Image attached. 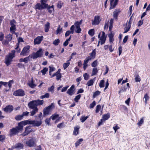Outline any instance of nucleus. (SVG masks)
Instances as JSON below:
<instances>
[{
  "mask_svg": "<svg viewBox=\"0 0 150 150\" xmlns=\"http://www.w3.org/2000/svg\"><path fill=\"white\" fill-rule=\"evenodd\" d=\"M24 126H25V125L23 121H22L18 123L17 126L10 129L9 136L11 137L17 134L19 132H22Z\"/></svg>",
  "mask_w": 150,
  "mask_h": 150,
  "instance_id": "nucleus-1",
  "label": "nucleus"
},
{
  "mask_svg": "<svg viewBox=\"0 0 150 150\" xmlns=\"http://www.w3.org/2000/svg\"><path fill=\"white\" fill-rule=\"evenodd\" d=\"M15 52L16 51L15 50H12L11 52L9 53L8 55L6 56L5 63L7 66H8L11 64L13 59L15 57Z\"/></svg>",
  "mask_w": 150,
  "mask_h": 150,
  "instance_id": "nucleus-2",
  "label": "nucleus"
},
{
  "mask_svg": "<svg viewBox=\"0 0 150 150\" xmlns=\"http://www.w3.org/2000/svg\"><path fill=\"white\" fill-rule=\"evenodd\" d=\"M25 125L27 124H29L33 125V127H39L42 124V120H40L39 121L33 120H24L23 121Z\"/></svg>",
  "mask_w": 150,
  "mask_h": 150,
  "instance_id": "nucleus-3",
  "label": "nucleus"
},
{
  "mask_svg": "<svg viewBox=\"0 0 150 150\" xmlns=\"http://www.w3.org/2000/svg\"><path fill=\"white\" fill-rule=\"evenodd\" d=\"M25 143L26 145L28 147L35 146L36 145V139L34 137L30 138L29 139L26 140Z\"/></svg>",
  "mask_w": 150,
  "mask_h": 150,
  "instance_id": "nucleus-4",
  "label": "nucleus"
},
{
  "mask_svg": "<svg viewBox=\"0 0 150 150\" xmlns=\"http://www.w3.org/2000/svg\"><path fill=\"white\" fill-rule=\"evenodd\" d=\"M54 108V106L53 103H52L51 105L44 108L43 110V116L45 117L49 115L50 112Z\"/></svg>",
  "mask_w": 150,
  "mask_h": 150,
  "instance_id": "nucleus-5",
  "label": "nucleus"
},
{
  "mask_svg": "<svg viewBox=\"0 0 150 150\" xmlns=\"http://www.w3.org/2000/svg\"><path fill=\"white\" fill-rule=\"evenodd\" d=\"M48 6V4H47L37 3L35 6V9L39 10L45 9Z\"/></svg>",
  "mask_w": 150,
  "mask_h": 150,
  "instance_id": "nucleus-6",
  "label": "nucleus"
},
{
  "mask_svg": "<svg viewBox=\"0 0 150 150\" xmlns=\"http://www.w3.org/2000/svg\"><path fill=\"white\" fill-rule=\"evenodd\" d=\"M30 46L29 45H27L25 46L21 52L20 53V55L25 56L28 55L29 52Z\"/></svg>",
  "mask_w": 150,
  "mask_h": 150,
  "instance_id": "nucleus-7",
  "label": "nucleus"
},
{
  "mask_svg": "<svg viewBox=\"0 0 150 150\" xmlns=\"http://www.w3.org/2000/svg\"><path fill=\"white\" fill-rule=\"evenodd\" d=\"M43 55L42 49L40 48L33 54V58L35 59L38 57H42Z\"/></svg>",
  "mask_w": 150,
  "mask_h": 150,
  "instance_id": "nucleus-8",
  "label": "nucleus"
},
{
  "mask_svg": "<svg viewBox=\"0 0 150 150\" xmlns=\"http://www.w3.org/2000/svg\"><path fill=\"white\" fill-rule=\"evenodd\" d=\"M14 96H23L25 95L24 91L22 89H19L15 91L13 93Z\"/></svg>",
  "mask_w": 150,
  "mask_h": 150,
  "instance_id": "nucleus-9",
  "label": "nucleus"
},
{
  "mask_svg": "<svg viewBox=\"0 0 150 150\" xmlns=\"http://www.w3.org/2000/svg\"><path fill=\"white\" fill-rule=\"evenodd\" d=\"M32 131V129L30 126H28L26 127L24 132L21 134L23 137H25L27 135Z\"/></svg>",
  "mask_w": 150,
  "mask_h": 150,
  "instance_id": "nucleus-10",
  "label": "nucleus"
},
{
  "mask_svg": "<svg viewBox=\"0 0 150 150\" xmlns=\"http://www.w3.org/2000/svg\"><path fill=\"white\" fill-rule=\"evenodd\" d=\"M34 100L30 101L28 104L29 108L31 109L38 108Z\"/></svg>",
  "mask_w": 150,
  "mask_h": 150,
  "instance_id": "nucleus-11",
  "label": "nucleus"
},
{
  "mask_svg": "<svg viewBox=\"0 0 150 150\" xmlns=\"http://www.w3.org/2000/svg\"><path fill=\"white\" fill-rule=\"evenodd\" d=\"M13 107L12 105H8L6 106V107L4 108L3 110H4L5 112H11L13 111Z\"/></svg>",
  "mask_w": 150,
  "mask_h": 150,
  "instance_id": "nucleus-12",
  "label": "nucleus"
},
{
  "mask_svg": "<svg viewBox=\"0 0 150 150\" xmlns=\"http://www.w3.org/2000/svg\"><path fill=\"white\" fill-rule=\"evenodd\" d=\"M43 38V36H38L34 40V43L35 45L39 44L41 42Z\"/></svg>",
  "mask_w": 150,
  "mask_h": 150,
  "instance_id": "nucleus-13",
  "label": "nucleus"
},
{
  "mask_svg": "<svg viewBox=\"0 0 150 150\" xmlns=\"http://www.w3.org/2000/svg\"><path fill=\"white\" fill-rule=\"evenodd\" d=\"M35 81L33 80V78H32L31 80L28 81V85L30 88H34L37 86L36 84L34 83Z\"/></svg>",
  "mask_w": 150,
  "mask_h": 150,
  "instance_id": "nucleus-14",
  "label": "nucleus"
},
{
  "mask_svg": "<svg viewBox=\"0 0 150 150\" xmlns=\"http://www.w3.org/2000/svg\"><path fill=\"white\" fill-rule=\"evenodd\" d=\"M99 16H95L94 21H93L92 23V25H98L100 23V21H99Z\"/></svg>",
  "mask_w": 150,
  "mask_h": 150,
  "instance_id": "nucleus-15",
  "label": "nucleus"
},
{
  "mask_svg": "<svg viewBox=\"0 0 150 150\" xmlns=\"http://www.w3.org/2000/svg\"><path fill=\"white\" fill-rule=\"evenodd\" d=\"M24 145L23 144L20 143H16L14 146H12V148L14 149H23V148Z\"/></svg>",
  "mask_w": 150,
  "mask_h": 150,
  "instance_id": "nucleus-16",
  "label": "nucleus"
},
{
  "mask_svg": "<svg viewBox=\"0 0 150 150\" xmlns=\"http://www.w3.org/2000/svg\"><path fill=\"white\" fill-rule=\"evenodd\" d=\"M102 36L100 38V44L102 45L105 42L106 40V37H105V33L104 31L102 32Z\"/></svg>",
  "mask_w": 150,
  "mask_h": 150,
  "instance_id": "nucleus-17",
  "label": "nucleus"
},
{
  "mask_svg": "<svg viewBox=\"0 0 150 150\" xmlns=\"http://www.w3.org/2000/svg\"><path fill=\"white\" fill-rule=\"evenodd\" d=\"M89 56L88 57L91 59V60L94 59L96 56V50L94 49L93 50L92 52L89 54Z\"/></svg>",
  "mask_w": 150,
  "mask_h": 150,
  "instance_id": "nucleus-18",
  "label": "nucleus"
},
{
  "mask_svg": "<svg viewBox=\"0 0 150 150\" xmlns=\"http://www.w3.org/2000/svg\"><path fill=\"white\" fill-rule=\"evenodd\" d=\"M74 86L72 85L71 87L68 89L67 93L70 96H72L73 94L74 91Z\"/></svg>",
  "mask_w": 150,
  "mask_h": 150,
  "instance_id": "nucleus-19",
  "label": "nucleus"
},
{
  "mask_svg": "<svg viewBox=\"0 0 150 150\" xmlns=\"http://www.w3.org/2000/svg\"><path fill=\"white\" fill-rule=\"evenodd\" d=\"M56 76V79L57 81L59 80L62 77L61 74H59L58 73H55L51 76V78H52L54 76Z\"/></svg>",
  "mask_w": 150,
  "mask_h": 150,
  "instance_id": "nucleus-20",
  "label": "nucleus"
},
{
  "mask_svg": "<svg viewBox=\"0 0 150 150\" xmlns=\"http://www.w3.org/2000/svg\"><path fill=\"white\" fill-rule=\"evenodd\" d=\"M120 12L119 10H116L113 12V17L115 19H117L119 14Z\"/></svg>",
  "mask_w": 150,
  "mask_h": 150,
  "instance_id": "nucleus-21",
  "label": "nucleus"
},
{
  "mask_svg": "<svg viewBox=\"0 0 150 150\" xmlns=\"http://www.w3.org/2000/svg\"><path fill=\"white\" fill-rule=\"evenodd\" d=\"M50 28V23L49 22H47L45 25L44 28L45 31V32H48Z\"/></svg>",
  "mask_w": 150,
  "mask_h": 150,
  "instance_id": "nucleus-22",
  "label": "nucleus"
},
{
  "mask_svg": "<svg viewBox=\"0 0 150 150\" xmlns=\"http://www.w3.org/2000/svg\"><path fill=\"white\" fill-rule=\"evenodd\" d=\"M96 77L94 78L93 79H91L88 81L87 83L88 86H91L93 85L94 81H95Z\"/></svg>",
  "mask_w": 150,
  "mask_h": 150,
  "instance_id": "nucleus-23",
  "label": "nucleus"
},
{
  "mask_svg": "<svg viewBox=\"0 0 150 150\" xmlns=\"http://www.w3.org/2000/svg\"><path fill=\"white\" fill-rule=\"evenodd\" d=\"M29 60V56L26 57L24 59L21 58L19 59V62H24L25 63H27L28 62V61Z\"/></svg>",
  "mask_w": 150,
  "mask_h": 150,
  "instance_id": "nucleus-24",
  "label": "nucleus"
},
{
  "mask_svg": "<svg viewBox=\"0 0 150 150\" xmlns=\"http://www.w3.org/2000/svg\"><path fill=\"white\" fill-rule=\"evenodd\" d=\"M110 114L109 113H108L106 114H104L103 115L102 119L105 121V120H108L110 117Z\"/></svg>",
  "mask_w": 150,
  "mask_h": 150,
  "instance_id": "nucleus-25",
  "label": "nucleus"
},
{
  "mask_svg": "<svg viewBox=\"0 0 150 150\" xmlns=\"http://www.w3.org/2000/svg\"><path fill=\"white\" fill-rule=\"evenodd\" d=\"M34 101L36 103L37 106L38 105H42L44 102L43 100H40L38 99V100H34Z\"/></svg>",
  "mask_w": 150,
  "mask_h": 150,
  "instance_id": "nucleus-26",
  "label": "nucleus"
},
{
  "mask_svg": "<svg viewBox=\"0 0 150 150\" xmlns=\"http://www.w3.org/2000/svg\"><path fill=\"white\" fill-rule=\"evenodd\" d=\"M114 35L111 32L108 35V36L109 38V42L110 43L112 42L114 40Z\"/></svg>",
  "mask_w": 150,
  "mask_h": 150,
  "instance_id": "nucleus-27",
  "label": "nucleus"
},
{
  "mask_svg": "<svg viewBox=\"0 0 150 150\" xmlns=\"http://www.w3.org/2000/svg\"><path fill=\"white\" fill-rule=\"evenodd\" d=\"M47 10L48 11V12L50 13H51L52 10H54V6L52 5L51 6H49L48 5V6L46 8Z\"/></svg>",
  "mask_w": 150,
  "mask_h": 150,
  "instance_id": "nucleus-28",
  "label": "nucleus"
},
{
  "mask_svg": "<svg viewBox=\"0 0 150 150\" xmlns=\"http://www.w3.org/2000/svg\"><path fill=\"white\" fill-rule=\"evenodd\" d=\"M83 141V139H79L78 140H77L76 143H75V145L76 147H77L78 146L81 144V142Z\"/></svg>",
  "mask_w": 150,
  "mask_h": 150,
  "instance_id": "nucleus-29",
  "label": "nucleus"
},
{
  "mask_svg": "<svg viewBox=\"0 0 150 150\" xmlns=\"http://www.w3.org/2000/svg\"><path fill=\"white\" fill-rule=\"evenodd\" d=\"M59 116V115L57 114L56 113H54L50 117V118L52 120H54L58 118Z\"/></svg>",
  "mask_w": 150,
  "mask_h": 150,
  "instance_id": "nucleus-30",
  "label": "nucleus"
},
{
  "mask_svg": "<svg viewBox=\"0 0 150 150\" xmlns=\"http://www.w3.org/2000/svg\"><path fill=\"white\" fill-rule=\"evenodd\" d=\"M16 30V26H11L10 28V31L12 33H15V30Z\"/></svg>",
  "mask_w": 150,
  "mask_h": 150,
  "instance_id": "nucleus-31",
  "label": "nucleus"
},
{
  "mask_svg": "<svg viewBox=\"0 0 150 150\" xmlns=\"http://www.w3.org/2000/svg\"><path fill=\"white\" fill-rule=\"evenodd\" d=\"M131 26L130 25H126L125 27L124 28L125 31L123 33H125L127 32L131 28Z\"/></svg>",
  "mask_w": 150,
  "mask_h": 150,
  "instance_id": "nucleus-32",
  "label": "nucleus"
},
{
  "mask_svg": "<svg viewBox=\"0 0 150 150\" xmlns=\"http://www.w3.org/2000/svg\"><path fill=\"white\" fill-rule=\"evenodd\" d=\"M134 76L135 77V79L136 82H140V78L138 74H136L134 75Z\"/></svg>",
  "mask_w": 150,
  "mask_h": 150,
  "instance_id": "nucleus-33",
  "label": "nucleus"
},
{
  "mask_svg": "<svg viewBox=\"0 0 150 150\" xmlns=\"http://www.w3.org/2000/svg\"><path fill=\"white\" fill-rule=\"evenodd\" d=\"M98 72V69L96 68H94L92 70L91 76L96 75Z\"/></svg>",
  "mask_w": 150,
  "mask_h": 150,
  "instance_id": "nucleus-34",
  "label": "nucleus"
},
{
  "mask_svg": "<svg viewBox=\"0 0 150 150\" xmlns=\"http://www.w3.org/2000/svg\"><path fill=\"white\" fill-rule=\"evenodd\" d=\"M23 117L22 115H18L16 116L15 117V119L16 120L19 121L22 120L23 119Z\"/></svg>",
  "mask_w": 150,
  "mask_h": 150,
  "instance_id": "nucleus-35",
  "label": "nucleus"
},
{
  "mask_svg": "<svg viewBox=\"0 0 150 150\" xmlns=\"http://www.w3.org/2000/svg\"><path fill=\"white\" fill-rule=\"evenodd\" d=\"M38 111V108L35 109H33V110L32 111L30 112L31 115H30L31 116H33L35 113L37 112Z\"/></svg>",
  "mask_w": 150,
  "mask_h": 150,
  "instance_id": "nucleus-36",
  "label": "nucleus"
},
{
  "mask_svg": "<svg viewBox=\"0 0 150 150\" xmlns=\"http://www.w3.org/2000/svg\"><path fill=\"white\" fill-rule=\"evenodd\" d=\"M79 127H76L74 128L73 134L75 135H77L78 133Z\"/></svg>",
  "mask_w": 150,
  "mask_h": 150,
  "instance_id": "nucleus-37",
  "label": "nucleus"
},
{
  "mask_svg": "<svg viewBox=\"0 0 150 150\" xmlns=\"http://www.w3.org/2000/svg\"><path fill=\"white\" fill-rule=\"evenodd\" d=\"M89 117V116H87L86 117L84 116H82L81 117L80 120L82 122H84Z\"/></svg>",
  "mask_w": 150,
  "mask_h": 150,
  "instance_id": "nucleus-38",
  "label": "nucleus"
},
{
  "mask_svg": "<svg viewBox=\"0 0 150 150\" xmlns=\"http://www.w3.org/2000/svg\"><path fill=\"white\" fill-rule=\"evenodd\" d=\"M48 71V68L47 67H45L41 70V72L42 73V75H44Z\"/></svg>",
  "mask_w": 150,
  "mask_h": 150,
  "instance_id": "nucleus-39",
  "label": "nucleus"
},
{
  "mask_svg": "<svg viewBox=\"0 0 150 150\" xmlns=\"http://www.w3.org/2000/svg\"><path fill=\"white\" fill-rule=\"evenodd\" d=\"M70 62L69 60H67L66 63H64L63 65V67L64 69H66L69 65Z\"/></svg>",
  "mask_w": 150,
  "mask_h": 150,
  "instance_id": "nucleus-40",
  "label": "nucleus"
},
{
  "mask_svg": "<svg viewBox=\"0 0 150 150\" xmlns=\"http://www.w3.org/2000/svg\"><path fill=\"white\" fill-rule=\"evenodd\" d=\"M60 25H59L56 31V34L57 35L59 34L62 31V28H61Z\"/></svg>",
  "mask_w": 150,
  "mask_h": 150,
  "instance_id": "nucleus-41",
  "label": "nucleus"
},
{
  "mask_svg": "<svg viewBox=\"0 0 150 150\" xmlns=\"http://www.w3.org/2000/svg\"><path fill=\"white\" fill-rule=\"evenodd\" d=\"M105 81L103 80H101L99 83V86L100 88L104 87Z\"/></svg>",
  "mask_w": 150,
  "mask_h": 150,
  "instance_id": "nucleus-42",
  "label": "nucleus"
},
{
  "mask_svg": "<svg viewBox=\"0 0 150 150\" xmlns=\"http://www.w3.org/2000/svg\"><path fill=\"white\" fill-rule=\"evenodd\" d=\"M60 41L59 39L55 40L53 42V44L54 45L57 46L60 43Z\"/></svg>",
  "mask_w": 150,
  "mask_h": 150,
  "instance_id": "nucleus-43",
  "label": "nucleus"
},
{
  "mask_svg": "<svg viewBox=\"0 0 150 150\" xmlns=\"http://www.w3.org/2000/svg\"><path fill=\"white\" fill-rule=\"evenodd\" d=\"M5 37L9 41H10L12 39V35L10 34H8Z\"/></svg>",
  "mask_w": 150,
  "mask_h": 150,
  "instance_id": "nucleus-44",
  "label": "nucleus"
},
{
  "mask_svg": "<svg viewBox=\"0 0 150 150\" xmlns=\"http://www.w3.org/2000/svg\"><path fill=\"white\" fill-rule=\"evenodd\" d=\"M127 88L125 86L122 87L121 88L120 91L119 92V93H120L122 92H124L126 91Z\"/></svg>",
  "mask_w": 150,
  "mask_h": 150,
  "instance_id": "nucleus-45",
  "label": "nucleus"
},
{
  "mask_svg": "<svg viewBox=\"0 0 150 150\" xmlns=\"http://www.w3.org/2000/svg\"><path fill=\"white\" fill-rule=\"evenodd\" d=\"M100 92L98 91H97L95 92L93 94V98H95L96 96L99 95L100 94Z\"/></svg>",
  "mask_w": 150,
  "mask_h": 150,
  "instance_id": "nucleus-46",
  "label": "nucleus"
},
{
  "mask_svg": "<svg viewBox=\"0 0 150 150\" xmlns=\"http://www.w3.org/2000/svg\"><path fill=\"white\" fill-rule=\"evenodd\" d=\"M88 33L90 35L93 36L94 35V30L91 29L89 30L88 32Z\"/></svg>",
  "mask_w": 150,
  "mask_h": 150,
  "instance_id": "nucleus-47",
  "label": "nucleus"
},
{
  "mask_svg": "<svg viewBox=\"0 0 150 150\" xmlns=\"http://www.w3.org/2000/svg\"><path fill=\"white\" fill-rule=\"evenodd\" d=\"M16 22L14 19H13L10 21V25L11 26H16L15 24H16Z\"/></svg>",
  "mask_w": 150,
  "mask_h": 150,
  "instance_id": "nucleus-48",
  "label": "nucleus"
},
{
  "mask_svg": "<svg viewBox=\"0 0 150 150\" xmlns=\"http://www.w3.org/2000/svg\"><path fill=\"white\" fill-rule=\"evenodd\" d=\"M54 87L53 85L52 86L48 88V91L51 92L52 93L54 92Z\"/></svg>",
  "mask_w": 150,
  "mask_h": 150,
  "instance_id": "nucleus-49",
  "label": "nucleus"
},
{
  "mask_svg": "<svg viewBox=\"0 0 150 150\" xmlns=\"http://www.w3.org/2000/svg\"><path fill=\"white\" fill-rule=\"evenodd\" d=\"M118 0H115V1L114 2V3L113 4V7H110V8H109L110 10L114 8H115L116 6L117 5V3L118 2Z\"/></svg>",
  "mask_w": 150,
  "mask_h": 150,
  "instance_id": "nucleus-50",
  "label": "nucleus"
},
{
  "mask_svg": "<svg viewBox=\"0 0 150 150\" xmlns=\"http://www.w3.org/2000/svg\"><path fill=\"white\" fill-rule=\"evenodd\" d=\"M13 83V80H10L8 82V86L9 87V89H10L11 88V86L12 84Z\"/></svg>",
  "mask_w": 150,
  "mask_h": 150,
  "instance_id": "nucleus-51",
  "label": "nucleus"
},
{
  "mask_svg": "<svg viewBox=\"0 0 150 150\" xmlns=\"http://www.w3.org/2000/svg\"><path fill=\"white\" fill-rule=\"evenodd\" d=\"M81 97L80 95H79L76 96L74 98V100L75 102H77Z\"/></svg>",
  "mask_w": 150,
  "mask_h": 150,
  "instance_id": "nucleus-52",
  "label": "nucleus"
},
{
  "mask_svg": "<svg viewBox=\"0 0 150 150\" xmlns=\"http://www.w3.org/2000/svg\"><path fill=\"white\" fill-rule=\"evenodd\" d=\"M4 37V34L1 32L0 33V41H2Z\"/></svg>",
  "mask_w": 150,
  "mask_h": 150,
  "instance_id": "nucleus-53",
  "label": "nucleus"
},
{
  "mask_svg": "<svg viewBox=\"0 0 150 150\" xmlns=\"http://www.w3.org/2000/svg\"><path fill=\"white\" fill-rule=\"evenodd\" d=\"M84 79L85 80H88L89 78V75L87 73H86L83 74Z\"/></svg>",
  "mask_w": 150,
  "mask_h": 150,
  "instance_id": "nucleus-54",
  "label": "nucleus"
},
{
  "mask_svg": "<svg viewBox=\"0 0 150 150\" xmlns=\"http://www.w3.org/2000/svg\"><path fill=\"white\" fill-rule=\"evenodd\" d=\"M98 64V62L97 60H96L93 62L91 64V66L92 67H95Z\"/></svg>",
  "mask_w": 150,
  "mask_h": 150,
  "instance_id": "nucleus-55",
  "label": "nucleus"
},
{
  "mask_svg": "<svg viewBox=\"0 0 150 150\" xmlns=\"http://www.w3.org/2000/svg\"><path fill=\"white\" fill-rule=\"evenodd\" d=\"M101 108V106L100 105H98L96 106V113H97L99 112L100 109Z\"/></svg>",
  "mask_w": 150,
  "mask_h": 150,
  "instance_id": "nucleus-56",
  "label": "nucleus"
},
{
  "mask_svg": "<svg viewBox=\"0 0 150 150\" xmlns=\"http://www.w3.org/2000/svg\"><path fill=\"white\" fill-rule=\"evenodd\" d=\"M64 123L62 122L61 123H59L57 125V127L60 129L62 128L64 126Z\"/></svg>",
  "mask_w": 150,
  "mask_h": 150,
  "instance_id": "nucleus-57",
  "label": "nucleus"
},
{
  "mask_svg": "<svg viewBox=\"0 0 150 150\" xmlns=\"http://www.w3.org/2000/svg\"><path fill=\"white\" fill-rule=\"evenodd\" d=\"M9 42V41L8 40H6L3 41L2 42V43L3 45H6L8 44Z\"/></svg>",
  "mask_w": 150,
  "mask_h": 150,
  "instance_id": "nucleus-58",
  "label": "nucleus"
},
{
  "mask_svg": "<svg viewBox=\"0 0 150 150\" xmlns=\"http://www.w3.org/2000/svg\"><path fill=\"white\" fill-rule=\"evenodd\" d=\"M143 21H144L143 19L139 21H138V23H137L138 26L139 27H140L143 24Z\"/></svg>",
  "mask_w": 150,
  "mask_h": 150,
  "instance_id": "nucleus-59",
  "label": "nucleus"
},
{
  "mask_svg": "<svg viewBox=\"0 0 150 150\" xmlns=\"http://www.w3.org/2000/svg\"><path fill=\"white\" fill-rule=\"evenodd\" d=\"M144 122V120L143 118H142L141 119L140 121L138 122L137 123V124L139 126H141V125Z\"/></svg>",
  "mask_w": 150,
  "mask_h": 150,
  "instance_id": "nucleus-60",
  "label": "nucleus"
},
{
  "mask_svg": "<svg viewBox=\"0 0 150 150\" xmlns=\"http://www.w3.org/2000/svg\"><path fill=\"white\" fill-rule=\"evenodd\" d=\"M90 60H91L90 58H89V57H87L86 58V59L84 60V62L83 64H87L88 62Z\"/></svg>",
  "mask_w": 150,
  "mask_h": 150,
  "instance_id": "nucleus-61",
  "label": "nucleus"
},
{
  "mask_svg": "<svg viewBox=\"0 0 150 150\" xmlns=\"http://www.w3.org/2000/svg\"><path fill=\"white\" fill-rule=\"evenodd\" d=\"M96 105V102L95 101H94L91 103L90 104L89 107L91 108H93Z\"/></svg>",
  "mask_w": 150,
  "mask_h": 150,
  "instance_id": "nucleus-62",
  "label": "nucleus"
},
{
  "mask_svg": "<svg viewBox=\"0 0 150 150\" xmlns=\"http://www.w3.org/2000/svg\"><path fill=\"white\" fill-rule=\"evenodd\" d=\"M74 28H75V26L74 25H72L70 27V30H71L70 31L71 33L72 34H73L74 33Z\"/></svg>",
  "mask_w": 150,
  "mask_h": 150,
  "instance_id": "nucleus-63",
  "label": "nucleus"
},
{
  "mask_svg": "<svg viewBox=\"0 0 150 150\" xmlns=\"http://www.w3.org/2000/svg\"><path fill=\"white\" fill-rule=\"evenodd\" d=\"M62 6V4L61 1L58 2L57 4V7L59 8H61Z\"/></svg>",
  "mask_w": 150,
  "mask_h": 150,
  "instance_id": "nucleus-64",
  "label": "nucleus"
}]
</instances>
